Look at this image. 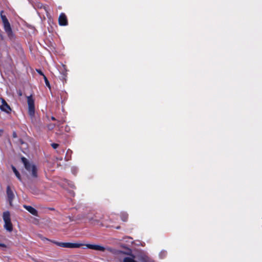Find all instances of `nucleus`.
<instances>
[{"mask_svg": "<svg viewBox=\"0 0 262 262\" xmlns=\"http://www.w3.org/2000/svg\"><path fill=\"white\" fill-rule=\"evenodd\" d=\"M3 11H2L1 13V17L2 20L4 31L7 34L8 38L11 40H13L15 39V35L12 31L10 24L6 16L3 14Z\"/></svg>", "mask_w": 262, "mask_h": 262, "instance_id": "f257e3e1", "label": "nucleus"}, {"mask_svg": "<svg viewBox=\"0 0 262 262\" xmlns=\"http://www.w3.org/2000/svg\"><path fill=\"white\" fill-rule=\"evenodd\" d=\"M3 11H2L1 13V17L2 20L4 31L7 34L8 38L11 40H13L15 39V35L12 31L10 24L6 16L3 14Z\"/></svg>", "mask_w": 262, "mask_h": 262, "instance_id": "f03ea898", "label": "nucleus"}, {"mask_svg": "<svg viewBox=\"0 0 262 262\" xmlns=\"http://www.w3.org/2000/svg\"><path fill=\"white\" fill-rule=\"evenodd\" d=\"M21 160L26 169L30 173L33 178H36L37 177V173L35 165L30 162L27 159L24 157H21Z\"/></svg>", "mask_w": 262, "mask_h": 262, "instance_id": "7ed1b4c3", "label": "nucleus"}, {"mask_svg": "<svg viewBox=\"0 0 262 262\" xmlns=\"http://www.w3.org/2000/svg\"><path fill=\"white\" fill-rule=\"evenodd\" d=\"M3 217L5 222L4 228L9 232H11L13 230V227L11 222L9 212H4L3 213Z\"/></svg>", "mask_w": 262, "mask_h": 262, "instance_id": "20e7f679", "label": "nucleus"}, {"mask_svg": "<svg viewBox=\"0 0 262 262\" xmlns=\"http://www.w3.org/2000/svg\"><path fill=\"white\" fill-rule=\"evenodd\" d=\"M27 103L28 105V114L32 117L35 114V106L34 100L31 95L27 97Z\"/></svg>", "mask_w": 262, "mask_h": 262, "instance_id": "39448f33", "label": "nucleus"}, {"mask_svg": "<svg viewBox=\"0 0 262 262\" xmlns=\"http://www.w3.org/2000/svg\"><path fill=\"white\" fill-rule=\"evenodd\" d=\"M86 247L90 249H93L97 251H104L105 250H107V251L113 253L114 250L111 248L107 247L105 248L103 246H101L100 245H93V244H86Z\"/></svg>", "mask_w": 262, "mask_h": 262, "instance_id": "423d86ee", "label": "nucleus"}, {"mask_svg": "<svg viewBox=\"0 0 262 262\" xmlns=\"http://www.w3.org/2000/svg\"><path fill=\"white\" fill-rule=\"evenodd\" d=\"M55 244H56L58 246L68 248H79L81 245V244L77 243H60L57 242H55Z\"/></svg>", "mask_w": 262, "mask_h": 262, "instance_id": "0eeeda50", "label": "nucleus"}, {"mask_svg": "<svg viewBox=\"0 0 262 262\" xmlns=\"http://www.w3.org/2000/svg\"><path fill=\"white\" fill-rule=\"evenodd\" d=\"M6 193L7 196V200L9 201V204L12 206V201L15 197L13 191L11 189L10 186L7 187Z\"/></svg>", "mask_w": 262, "mask_h": 262, "instance_id": "6e6552de", "label": "nucleus"}, {"mask_svg": "<svg viewBox=\"0 0 262 262\" xmlns=\"http://www.w3.org/2000/svg\"><path fill=\"white\" fill-rule=\"evenodd\" d=\"M1 100L2 104L0 106V109L3 112H5L7 113H9L11 111L10 106L7 104L4 99H1Z\"/></svg>", "mask_w": 262, "mask_h": 262, "instance_id": "1a4fd4ad", "label": "nucleus"}, {"mask_svg": "<svg viewBox=\"0 0 262 262\" xmlns=\"http://www.w3.org/2000/svg\"><path fill=\"white\" fill-rule=\"evenodd\" d=\"M59 24L60 26H66L68 24V20L66 15L64 13H61L58 19Z\"/></svg>", "mask_w": 262, "mask_h": 262, "instance_id": "9d476101", "label": "nucleus"}, {"mask_svg": "<svg viewBox=\"0 0 262 262\" xmlns=\"http://www.w3.org/2000/svg\"><path fill=\"white\" fill-rule=\"evenodd\" d=\"M23 207L28 211H29L30 213H31L32 215H35V216H37L38 215V212H37V211L35 208L32 207V206H28V205H24L23 206Z\"/></svg>", "mask_w": 262, "mask_h": 262, "instance_id": "9b49d317", "label": "nucleus"}, {"mask_svg": "<svg viewBox=\"0 0 262 262\" xmlns=\"http://www.w3.org/2000/svg\"><path fill=\"white\" fill-rule=\"evenodd\" d=\"M12 169L14 173H15L16 177L20 181H21V178L20 176V173L17 171V170L16 169V168L14 166H12Z\"/></svg>", "mask_w": 262, "mask_h": 262, "instance_id": "f8f14e48", "label": "nucleus"}, {"mask_svg": "<svg viewBox=\"0 0 262 262\" xmlns=\"http://www.w3.org/2000/svg\"><path fill=\"white\" fill-rule=\"evenodd\" d=\"M123 262H137L133 258L130 257H126L123 259Z\"/></svg>", "mask_w": 262, "mask_h": 262, "instance_id": "ddd939ff", "label": "nucleus"}, {"mask_svg": "<svg viewBox=\"0 0 262 262\" xmlns=\"http://www.w3.org/2000/svg\"><path fill=\"white\" fill-rule=\"evenodd\" d=\"M121 218L123 221L126 222L128 218V214L125 212H123L121 214Z\"/></svg>", "mask_w": 262, "mask_h": 262, "instance_id": "4468645a", "label": "nucleus"}, {"mask_svg": "<svg viewBox=\"0 0 262 262\" xmlns=\"http://www.w3.org/2000/svg\"><path fill=\"white\" fill-rule=\"evenodd\" d=\"M43 79L45 82V83L47 86L49 88L50 87L49 81H48L47 77L45 75H43Z\"/></svg>", "mask_w": 262, "mask_h": 262, "instance_id": "2eb2a0df", "label": "nucleus"}, {"mask_svg": "<svg viewBox=\"0 0 262 262\" xmlns=\"http://www.w3.org/2000/svg\"><path fill=\"white\" fill-rule=\"evenodd\" d=\"M51 146L54 148L56 149L59 146V144L57 143H52L51 144Z\"/></svg>", "mask_w": 262, "mask_h": 262, "instance_id": "dca6fc26", "label": "nucleus"}, {"mask_svg": "<svg viewBox=\"0 0 262 262\" xmlns=\"http://www.w3.org/2000/svg\"><path fill=\"white\" fill-rule=\"evenodd\" d=\"M54 127H55L54 124H49L48 126L49 129H50V130L53 129Z\"/></svg>", "mask_w": 262, "mask_h": 262, "instance_id": "f3484780", "label": "nucleus"}, {"mask_svg": "<svg viewBox=\"0 0 262 262\" xmlns=\"http://www.w3.org/2000/svg\"><path fill=\"white\" fill-rule=\"evenodd\" d=\"M36 71L37 72V73L38 74H39L40 75H42L43 77V75H45L40 70L37 69Z\"/></svg>", "mask_w": 262, "mask_h": 262, "instance_id": "a211bd4d", "label": "nucleus"}, {"mask_svg": "<svg viewBox=\"0 0 262 262\" xmlns=\"http://www.w3.org/2000/svg\"><path fill=\"white\" fill-rule=\"evenodd\" d=\"M12 136L14 138L17 137V134H16V133L15 132H13V134H12Z\"/></svg>", "mask_w": 262, "mask_h": 262, "instance_id": "6ab92c4d", "label": "nucleus"}, {"mask_svg": "<svg viewBox=\"0 0 262 262\" xmlns=\"http://www.w3.org/2000/svg\"><path fill=\"white\" fill-rule=\"evenodd\" d=\"M0 247H6V246L5 244H3V243H0Z\"/></svg>", "mask_w": 262, "mask_h": 262, "instance_id": "aec40b11", "label": "nucleus"}, {"mask_svg": "<svg viewBox=\"0 0 262 262\" xmlns=\"http://www.w3.org/2000/svg\"><path fill=\"white\" fill-rule=\"evenodd\" d=\"M3 133V130L0 129V136L2 135Z\"/></svg>", "mask_w": 262, "mask_h": 262, "instance_id": "412c9836", "label": "nucleus"}, {"mask_svg": "<svg viewBox=\"0 0 262 262\" xmlns=\"http://www.w3.org/2000/svg\"><path fill=\"white\" fill-rule=\"evenodd\" d=\"M51 119H52V120H56V119H55V117H51Z\"/></svg>", "mask_w": 262, "mask_h": 262, "instance_id": "4be33fe9", "label": "nucleus"}, {"mask_svg": "<svg viewBox=\"0 0 262 262\" xmlns=\"http://www.w3.org/2000/svg\"><path fill=\"white\" fill-rule=\"evenodd\" d=\"M20 142L21 144H23L24 143V142L21 140H20Z\"/></svg>", "mask_w": 262, "mask_h": 262, "instance_id": "5701e85b", "label": "nucleus"}, {"mask_svg": "<svg viewBox=\"0 0 262 262\" xmlns=\"http://www.w3.org/2000/svg\"><path fill=\"white\" fill-rule=\"evenodd\" d=\"M120 226H118L116 227V229H120Z\"/></svg>", "mask_w": 262, "mask_h": 262, "instance_id": "b1692460", "label": "nucleus"}, {"mask_svg": "<svg viewBox=\"0 0 262 262\" xmlns=\"http://www.w3.org/2000/svg\"><path fill=\"white\" fill-rule=\"evenodd\" d=\"M88 218L90 220H92V217H88Z\"/></svg>", "mask_w": 262, "mask_h": 262, "instance_id": "393cba45", "label": "nucleus"}]
</instances>
